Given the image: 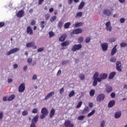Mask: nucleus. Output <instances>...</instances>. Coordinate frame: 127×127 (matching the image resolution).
Returning <instances> with one entry per match:
<instances>
[{"label": "nucleus", "instance_id": "obj_1", "mask_svg": "<svg viewBox=\"0 0 127 127\" xmlns=\"http://www.w3.org/2000/svg\"><path fill=\"white\" fill-rule=\"evenodd\" d=\"M106 78H108V74L103 73L100 74L98 72H96L93 77V86L96 87L98 84V82L100 83L101 81H103V80H106Z\"/></svg>", "mask_w": 127, "mask_h": 127}, {"label": "nucleus", "instance_id": "obj_2", "mask_svg": "<svg viewBox=\"0 0 127 127\" xmlns=\"http://www.w3.org/2000/svg\"><path fill=\"white\" fill-rule=\"evenodd\" d=\"M82 48V45L78 44V45H74L71 51L75 52V51H77V50H80Z\"/></svg>", "mask_w": 127, "mask_h": 127}, {"label": "nucleus", "instance_id": "obj_3", "mask_svg": "<svg viewBox=\"0 0 127 127\" xmlns=\"http://www.w3.org/2000/svg\"><path fill=\"white\" fill-rule=\"evenodd\" d=\"M104 99H105V94H100L97 96L96 100L97 102H103Z\"/></svg>", "mask_w": 127, "mask_h": 127}, {"label": "nucleus", "instance_id": "obj_4", "mask_svg": "<svg viewBox=\"0 0 127 127\" xmlns=\"http://www.w3.org/2000/svg\"><path fill=\"white\" fill-rule=\"evenodd\" d=\"M25 90V83H21L18 88V91L20 93H22V92H24V90Z\"/></svg>", "mask_w": 127, "mask_h": 127}, {"label": "nucleus", "instance_id": "obj_5", "mask_svg": "<svg viewBox=\"0 0 127 127\" xmlns=\"http://www.w3.org/2000/svg\"><path fill=\"white\" fill-rule=\"evenodd\" d=\"M116 69L119 72H122V63L120 61L116 62Z\"/></svg>", "mask_w": 127, "mask_h": 127}, {"label": "nucleus", "instance_id": "obj_6", "mask_svg": "<svg viewBox=\"0 0 127 127\" xmlns=\"http://www.w3.org/2000/svg\"><path fill=\"white\" fill-rule=\"evenodd\" d=\"M18 51H19V48H15L8 52L7 55H11V54H13V53H15V52H17Z\"/></svg>", "mask_w": 127, "mask_h": 127}, {"label": "nucleus", "instance_id": "obj_7", "mask_svg": "<svg viewBox=\"0 0 127 127\" xmlns=\"http://www.w3.org/2000/svg\"><path fill=\"white\" fill-rule=\"evenodd\" d=\"M26 47H33V49H36L37 47L35 46V43H34V42H29L26 44Z\"/></svg>", "mask_w": 127, "mask_h": 127}, {"label": "nucleus", "instance_id": "obj_8", "mask_svg": "<svg viewBox=\"0 0 127 127\" xmlns=\"http://www.w3.org/2000/svg\"><path fill=\"white\" fill-rule=\"evenodd\" d=\"M106 30L107 31H111L112 30V26H111V22L108 21L105 24Z\"/></svg>", "mask_w": 127, "mask_h": 127}, {"label": "nucleus", "instance_id": "obj_9", "mask_svg": "<svg viewBox=\"0 0 127 127\" xmlns=\"http://www.w3.org/2000/svg\"><path fill=\"white\" fill-rule=\"evenodd\" d=\"M103 13L104 14V15L110 16V15L112 14V12H111V11L108 9H105L103 11Z\"/></svg>", "mask_w": 127, "mask_h": 127}, {"label": "nucleus", "instance_id": "obj_10", "mask_svg": "<svg viewBox=\"0 0 127 127\" xmlns=\"http://www.w3.org/2000/svg\"><path fill=\"white\" fill-rule=\"evenodd\" d=\"M54 94H55V92H51L48 93V95L45 97L44 98L45 101H47L49 99H50L52 96H54Z\"/></svg>", "mask_w": 127, "mask_h": 127}, {"label": "nucleus", "instance_id": "obj_11", "mask_svg": "<svg viewBox=\"0 0 127 127\" xmlns=\"http://www.w3.org/2000/svg\"><path fill=\"white\" fill-rule=\"evenodd\" d=\"M64 126L66 127H74V125L73 124H71V122L70 121H65L64 123Z\"/></svg>", "mask_w": 127, "mask_h": 127}, {"label": "nucleus", "instance_id": "obj_12", "mask_svg": "<svg viewBox=\"0 0 127 127\" xmlns=\"http://www.w3.org/2000/svg\"><path fill=\"white\" fill-rule=\"evenodd\" d=\"M41 113L42 114L46 115V116H47L48 115V110L46 107H44L42 109Z\"/></svg>", "mask_w": 127, "mask_h": 127}, {"label": "nucleus", "instance_id": "obj_13", "mask_svg": "<svg viewBox=\"0 0 127 127\" xmlns=\"http://www.w3.org/2000/svg\"><path fill=\"white\" fill-rule=\"evenodd\" d=\"M66 37H67V34H63V35L61 36V37L59 39V40L61 42H63V41H65V39H66Z\"/></svg>", "mask_w": 127, "mask_h": 127}, {"label": "nucleus", "instance_id": "obj_14", "mask_svg": "<svg viewBox=\"0 0 127 127\" xmlns=\"http://www.w3.org/2000/svg\"><path fill=\"white\" fill-rule=\"evenodd\" d=\"M16 15L18 17H22V16L24 15V11H23V10L18 11Z\"/></svg>", "mask_w": 127, "mask_h": 127}, {"label": "nucleus", "instance_id": "obj_15", "mask_svg": "<svg viewBox=\"0 0 127 127\" xmlns=\"http://www.w3.org/2000/svg\"><path fill=\"white\" fill-rule=\"evenodd\" d=\"M102 48L103 50V51H107L108 50V43H103L101 44Z\"/></svg>", "mask_w": 127, "mask_h": 127}, {"label": "nucleus", "instance_id": "obj_16", "mask_svg": "<svg viewBox=\"0 0 127 127\" xmlns=\"http://www.w3.org/2000/svg\"><path fill=\"white\" fill-rule=\"evenodd\" d=\"M121 116H122V112L118 111L115 113L114 118L115 119H120V118H121Z\"/></svg>", "mask_w": 127, "mask_h": 127}, {"label": "nucleus", "instance_id": "obj_17", "mask_svg": "<svg viewBox=\"0 0 127 127\" xmlns=\"http://www.w3.org/2000/svg\"><path fill=\"white\" fill-rule=\"evenodd\" d=\"M117 46H118V45H116L112 50L111 51V56H114V55H115V53H117V51L118 50V49H117Z\"/></svg>", "mask_w": 127, "mask_h": 127}, {"label": "nucleus", "instance_id": "obj_18", "mask_svg": "<svg viewBox=\"0 0 127 127\" xmlns=\"http://www.w3.org/2000/svg\"><path fill=\"white\" fill-rule=\"evenodd\" d=\"M55 115V110L54 109H52L50 112V119H52L54 115Z\"/></svg>", "mask_w": 127, "mask_h": 127}, {"label": "nucleus", "instance_id": "obj_19", "mask_svg": "<svg viewBox=\"0 0 127 127\" xmlns=\"http://www.w3.org/2000/svg\"><path fill=\"white\" fill-rule=\"evenodd\" d=\"M38 118H39L38 115H36V116H35L32 120V123H34L35 124H36V123L38 122Z\"/></svg>", "mask_w": 127, "mask_h": 127}, {"label": "nucleus", "instance_id": "obj_20", "mask_svg": "<svg viewBox=\"0 0 127 127\" xmlns=\"http://www.w3.org/2000/svg\"><path fill=\"white\" fill-rule=\"evenodd\" d=\"M116 102L114 100L111 101L109 103H108V107L109 108H113L114 106L115 105V104Z\"/></svg>", "mask_w": 127, "mask_h": 127}, {"label": "nucleus", "instance_id": "obj_21", "mask_svg": "<svg viewBox=\"0 0 127 127\" xmlns=\"http://www.w3.org/2000/svg\"><path fill=\"white\" fill-rule=\"evenodd\" d=\"M89 112V107L86 106L84 108L83 111L82 112V114L83 115H85V114H87Z\"/></svg>", "mask_w": 127, "mask_h": 127}, {"label": "nucleus", "instance_id": "obj_22", "mask_svg": "<svg viewBox=\"0 0 127 127\" xmlns=\"http://www.w3.org/2000/svg\"><path fill=\"white\" fill-rule=\"evenodd\" d=\"M85 6V2L81 1L78 6V9H82Z\"/></svg>", "mask_w": 127, "mask_h": 127}, {"label": "nucleus", "instance_id": "obj_23", "mask_svg": "<svg viewBox=\"0 0 127 127\" xmlns=\"http://www.w3.org/2000/svg\"><path fill=\"white\" fill-rule=\"evenodd\" d=\"M69 44H70V43H69V41H66L62 43L61 44V46H63V47H64L65 46H68V45H69Z\"/></svg>", "mask_w": 127, "mask_h": 127}, {"label": "nucleus", "instance_id": "obj_24", "mask_svg": "<svg viewBox=\"0 0 127 127\" xmlns=\"http://www.w3.org/2000/svg\"><path fill=\"white\" fill-rule=\"evenodd\" d=\"M83 24H84L83 22H77L74 25V27H80V26H82Z\"/></svg>", "mask_w": 127, "mask_h": 127}, {"label": "nucleus", "instance_id": "obj_25", "mask_svg": "<svg viewBox=\"0 0 127 127\" xmlns=\"http://www.w3.org/2000/svg\"><path fill=\"white\" fill-rule=\"evenodd\" d=\"M70 25H71V22H66L64 25V28L65 29H67V28H69V27H70Z\"/></svg>", "mask_w": 127, "mask_h": 127}, {"label": "nucleus", "instance_id": "obj_26", "mask_svg": "<svg viewBox=\"0 0 127 127\" xmlns=\"http://www.w3.org/2000/svg\"><path fill=\"white\" fill-rule=\"evenodd\" d=\"M116 75V72L113 71L112 72H111L109 76V79H113V78H114V77H115V76Z\"/></svg>", "mask_w": 127, "mask_h": 127}, {"label": "nucleus", "instance_id": "obj_27", "mask_svg": "<svg viewBox=\"0 0 127 127\" xmlns=\"http://www.w3.org/2000/svg\"><path fill=\"white\" fill-rule=\"evenodd\" d=\"M113 91V88L111 86H107L106 88V92L107 93H111Z\"/></svg>", "mask_w": 127, "mask_h": 127}, {"label": "nucleus", "instance_id": "obj_28", "mask_svg": "<svg viewBox=\"0 0 127 127\" xmlns=\"http://www.w3.org/2000/svg\"><path fill=\"white\" fill-rule=\"evenodd\" d=\"M96 113V111L95 110H93L89 114L87 115V117L90 118V117H92L94 114Z\"/></svg>", "mask_w": 127, "mask_h": 127}, {"label": "nucleus", "instance_id": "obj_29", "mask_svg": "<svg viewBox=\"0 0 127 127\" xmlns=\"http://www.w3.org/2000/svg\"><path fill=\"white\" fill-rule=\"evenodd\" d=\"M83 15V12H79L76 13L75 18H77V17H81Z\"/></svg>", "mask_w": 127, "mask_h": 127}, {"label": "nucleus", "instance_id": "obj_30", "mask_svg": "<svg viewBox=\"0 0 127 127\" xmlns=\"http://www.w3.org/2000/svg\"><path fill=\"white\" fill-rule=\"evenodd\" d=\"M74 95H75V91H74V90H72L68 94V97L69 98H72V97H73Z\"/></svg>", "mask_w": 127, "mask_h": 127}, {"label": "nucleus", "instance_id": "obj_31", "mask_svg": "<svg viewBox=\"0 0 127 127\" xmlns=\"http://www.w3.org/2000/svg\"><path fill=\"white\" fill-rule=\"evenodd\" d=\"M62 26H63V22L61 21L58 24V28H62Z\"/></svg>", "mask_w": 127, "mask_h": 127}, {"label": "nucleus", "instance_id": "obj_32", "mask_svg": "<svg viewBox=\"0 0 127 127\" xmlns=\"http://www.w3.org/2000/svg\"><path fill=\"white\" fill-rule=\"evenodd\" d=\"M57 18V17L56 16H53L50 18V21L51 22H54V21H55V20Z\"/></svg>", "mask_w": 127, "mask_h": 127}, {"label": "nucleus", "instance_id": "obj_33", "mask_svg": "<svg viewBox=\"0 0 127 127\" xmlns=\"http://www.w3.org/2000/svg\"><path fill=\"white\" fill-rule=\"evenodd\" d=\"M79 78L80 80H84L85 79V75L83 73H80L79 75Z\"/></svg>", "mask_w": 127, "mask_h": 127}, {"label": "nucleus", "instance_id": "obj_34", "mask_svg": "<svg viewBox=\"0 0 127 127\" xmlns=\"http://www.w3.org/2000/svg\"><path fill=\"white\" fill-rule=\"evenodd\" d=\"M15 97V96L14 95H12L9 97L8 99V101H12V100H13Z\"/></svg>", "mask_w": 127, "mask_h": 127}, {"label": "nucleus", "instance_id": "obj_35", "mask_svg": "<svg viewBox=\"0 0 127 127\" xmlns=\"http://www.w3.org/2000/svg\"><path fill=\"white\" fill-rule=\"evenodd\" d=\"M89 94H90V96H91V97H93V96H94V95H95V90L92 89V90H90V91L89 92Z\"/></svg>", "mask_w": 127, "mask_h": 127}, {"label": "nucleus", "instance_id": "obj_36", "mask_svg": "<svg viewBox=\"0 0 127 127\" xmlns=\"http://www.w3.org/2000/svg\"><path fill=\"white\" fill-rule=\"evenodd\" d=\"M32 29L30 26L27 27V32H32Z\"/></svg>", "mask_w": 127, "mask_h": 127}, {"label": "nucleus", "instance_id": "obj_37", "mask_svg": "<svg viewBox=\"0 0 127 127\" xmlns=\"http://www.w3.org/2000/svg\"><path fill=\"white\" fill-rule=\"evenodd\" d=\"M116 61H117V58H116L112 57L110 59V62H112V63H115Z\"/></svg>", "mask_w": 127, "mask_h": 127}, {"label": "nucleus", "instance_id": "obj_38", "mask_svg": "<svg viewBox=\"0 0 127 127\" xmlns=\"http://www.w3.org/2000/svg\"><path fill=\"white\" fill-rule=\"evenodd\" d=\"M45 20H48L49 19V17H50V14L47 13L45 15Z\"/></svg>", "mask_w": 127, "mask_h": 127}, {"label": "nucleus", "instance_id": "obj_39", "mask_svg": "<svg viewBox=\"0 0 127 127\" xmlns=\"http://www.w3.org/2000/svg\"><path fill=\"white\" fill-rule=\"evenodd\" d=\"M90 41H91V37H86V38L85 39V42L86 43H89V42H90Z\"/></svg>", "mask_w": 127, "mask_h": 127}, {"label": "nucleus", "instance_id": "obj_40", "mask_svg": "<svg viewBox=\"0 0 127 127\" xmlns=\"http://www.w3.org/2000/svg\"><path fill=\"white\" fill-rule=\"evenodd\" d=\"M32 113L33 114H37V113H38V109L37 108L33 109Z\"/></svg>", "mask_w": 127, "mask_h": 127}, {"label": "nucleus", "instance_id": "obj_41", "mask_svg": "<svg viewBox=\"0 0 127 127\" xmlns=\"http://www.w3.org/2000/svg\"><path fill=\"white\" fill-rule=\"evenodd\" d=\"M105 125H106V122L103 120L100 123V127H105Z\"/></svg>", "mask_w": 127, "mask_h": 127}, {"label": "nucleus", "instance_id": "obj_42", "mask_svg": "<svg viewBox=\"0 0 127 127\" xmlns=\"http://www.w3.org/2000/svg\"><path fill=\"white\" fill-rule=\"evenodd\" d=\"M84 118L85 116H81L77 118V120H78V121H82V120H84Z\"/></svg>", "mask_w": 127, "mask_h": 127}, {"label": "nucleus", "instance_id": "obj_43", "mask_svg": "<svg viewBox=\"0 0 127 127\" xmlns=\"http://www.w3.org/2000/svg\"><path fill=\"white\" fill-rule=\"evenodd\" d=\"M40 26L41 28H44L45 27V25H44V21H42L40 23Z\"/></svg>", "mask_w": 127, "mask_h": 127}, {"label": "nucleus", "instance_id": "obj_44", "mask_svg": "<svg viewBox=\"0 0 127 127\" xmlns=\"http://www.w3.org/2000/svg\"><path fill=\"white\" fill-rule=\"evenodd\" d=\"M5 25V23L4 22H0V28L3 27Z\"/></svg>", "mask_w": 127, "mask_h": 127}, {"label": "nucleus", "instance_id": "obj_45", "mask_svg": "<svg viewBox=\"0 0 127 127\" xmlns=\"http://www.w3.org/2000/svg\"><path fill=\"white\" fill-rule=\"evenodd\" d=\"M84 40V39L83 38V37H81L80 38H79L78 41L79 43H82V42H83Z\"/></svg>", "mask_w": 127, "mask_h": 127}, {"label": "nucleus", "instance_id": "obj_46", "mask_svg": "<svg viewBox=\"0 0 127 127\" xmlns=\"http://www.w3.org/2000/svg\"><path fill=\"white\" fill-rule=\"evenodd\" d=\"M69 61H63L62 62V65H66V64H68L69 63Z\"/></svg>", "mask_w": 127, "mask_h": 127}, {"label": "nucleus", "instance_id": "obj_47", "mask_svg": "<svg viewBox=\"0 0 127 127\" xmlns=\"http://www.w3.org/2000/svg\"><path fill=\"white\" fill-rule=\"evenodd\" d=\"M82 101H80L79 103H78V104L76 106V108L79 109V108H81V106H82Z\"/></svg>", "mask_w": 127, "mask_h": 127}, {"label": "nucleus", "instance_id": "obj_48", "mask_svg": "<svg viewBox=\"0 0 127 127\" xmlns=\"http://www.w3.org/2000/svg\"><path fill=\"white\" fill-rule=\"evenodd\" d=\"M33 80H37V74H34L32 76Z\"/></svg>", "mask_w": 127, "mask_h": 127}, {"label": "nucleus", "instance_id": "obj_49", "mask_svg": "<svg viewBox=\"0 0 127 127\" xmlns=\"http://www.w3.org/2000/svg\"><path fill=\"white\" fill-rule=\"evenodd\" d=\"M27 62L28 64H31V63H32V59L28 58L27 60Z\"/></svg>", "mask_w": 127, "mask_h": 127}, {"label": "nucleus", "instance_id": "obj_50", "mask_svg": "<svg viewBox=\"0 0 127 127\" xmlns=\"http://www.w3.org/2000/svg\"><path fill=\"white\" fill-rule=\"evenodd\" d=\"M28 115V112L26 111H24L22 112V116H27Z\"/></svg>", "mask_w": 127, "mask_h": 127}, {"label": "nucleus", "instance_id": "obj_51", "mask_svg": "<svg viewBox=\"0 0 127 127\" xmlns=\"http://www.w3.org/2000/svg\"><path fill=\"white\" fill-rule=\"evenodd\" d=\"M44 50V47L40 48L38 50V52H42Z\"/></svg>", "mask_w": 127, "mask_h": 127}, {"label": "nucleus", "instance_id": "obj_52", "mask_svg": "<svg viewBox=\"0 0 127 127\" xmlns=\"http://www.w3.org/2000/svg\"><path fill=\"white\" fill-rule=\"evenodd\" d=\"M49 34L50 38L53 37V36H54V32H49Z\"/></svg>", "mask_w": 127, "mask_h": 127}, {"label": "nucleus", "instance_id": "obj_53", "mask_svg": "<svg viewBox=\"0 0 127 127\" xmlns=\"http://www.w3.org/2000/svg\"><path fill=\"white\" fill-rule=\"evenodd\" d=\"M120 21L121 23H124V22L126 21V19H125V18H122L120 19Z\"/></svg>", "mask_w": 127, "mask_h": 127}, {"label": "nucleus", "instance_id": "obj_54", "mask_svg": "<svg viewBox=\"0 0 127 127\" xmlns=\"http://www.w3.org/2000/svg\"><path fill=\"white\" fill-rule=\"evenodd\" d=\"M127 44L126 43H122L121 44V47H126L127 46Z\"/></svg>", "mask_w": 127, "mask_h": 127}, {"label": "nucleus", "instance_id": "obj_55", "mask_svg": "<svg viewBox=\"0 0 127 127\" xmlns=\"http://www.w3.org/2000/svg\"><path fill=\"white\" fill-rule=\"evenodd\" d=\"M3 118V113L2 112L0 111V120H1Z\"/></svg>", "mask_w": 127, "mask_h": 127}, {"label": "nucleus", "instance_id": "obj_56", "mask_svg": "<svg viewBox=\"0 0 127 127\" xmlns=\"http://www.w3.org/2000/svg\"><path fill=\"white\" fill-rule=\"evenodd\" d=\"M63 93H64V88H61L60 90V94H61V95H62Z\"/></svg>", "mask_w": 127, "mask_h": 127}, {"label": "nucleus", "instance_id": "obj_57", "mask_svg": "<svg viewBox=\"0 0 127 127\" xmlns=\"http://www.w3.org/2000/svg\"><path fill=\"white\" fill-rule=\"evenodd\" d=\"M44 1V0H38V4L39 5H40L41 4H42V3Z\"/></svg>", "mask_w": 127, "mask_h": 127}, {"label": "nucleus", "instance_id": "obj_58", "mask_svg": "<svg viewBox=\"0 0 127 127\" xmlns=\"http://www.w3.org/2000/svg\"><path fill=\"white\" fill-rule=\"evenodd\" d=\"M45 116H46L45 114H42L40 116V119H41V120H43V119H44V118H45Z\"/></svg>", "mask_w": 127, "mask_h": 127}, {"label": "nucleus", "instance_id": "obj_59", "mask_svg": "<svg viewBox=\"0 0 127 127\" xmlns=\"http://www.w3.org/2000/svg\"><path fill=\"white\" fill-rule=\"evenodd\" d=\"M30 127H36V125H35V123H31L30 125Z\"/></svg>", "mask_w": 127, "mask_h": 127}, {"label": "nucleus", "instance_id": "obj_60", "mask_svg": "<svg viewBox=\"0 0 127 127\" xmlns=\"http://www.w3.org/2000/svg\"><path fill=\"white\" fill-rule=\"evenodd\" d=\"M75 32H82V29H77L75 30Z\"/></svg>", "mask_w": 127, "mask_h": 127}, {"label": "nucleus", "instance_id": "obj_61", "mask_svg": "<svg viewBox=\"0 0 127 127\" xmlns=\"http://www.w3.org/2000/svg\"><path fill=\"white\" fill-rule=\"evenodd\" d=\"M3 102H6V101H7V97L4 96V97H3Z\"/></svg>", "mask_w": 127, "mask_h": 127}, {"label": "nucleus", "instance_id": "obj_62", "mask_svg": "<svg viewBox=\"0 0 127 127\" xmlns=\"http://www.w3.org/2000/svg\"><path fill=\"white\" fill-rule=\"evenodd\" d=\"M35 21L34 20H33L31 22V25H35Z\"/></svg>", "mask_w": 127, "mask_h": 127}, {"label": "nucleus", "instance_id": "obj_63", "mask_svg": "<svg viewBox=\"0 0 127 127\" xmlns=\"http://www.w3.org/2000/svg\"><path fill=\"white\" fill-rule=\"evenodd\" d=\"M111 97L112 98H115L116 97V94H115V93H112L111 94Z\"/></svg>", "mask_w": 127, "mask_h": 127}, {"label": "nucleus", "instance_id": "obj_64", "mask_svg": "<svg viewBox=\"0 0 127 127\" xmlns=\"http://www.w3.org/2000/svg\"><path fill=\"white\" fill-rule=\"evenodd\" d=\"M93 103L91 102L89 103V107H90V108H93Z\"/></svg>", "mask_w": 127, "mask_h": 127}]
</instances>
